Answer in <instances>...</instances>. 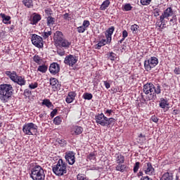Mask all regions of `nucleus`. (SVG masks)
I'll return each instance as SVG.
<instances>
[{
	"instance_id": "1",
	"label": "nucleus",
	"mask_w": 180,
	"mask_h": 180,
	"mask_svg": "<svg viewBox=\"0 0 180 180\" xmlns=\"http://www.w3.org/2000/svg\"><path fill=\"white\" fill-rule=\"evenodd\" d=\"M143 92L146 95L145 101H155L157 95L161 94V86L160 84L154 85L153 83H146L143 88Z\"/></svg>"
},
{
	"instance_id": "2",
	"label": "nucleus",
	"mask_w": 180,
	"mask_h": 180,
	"mask_svg": "<svg viewBox=\"0 0 180 180\" xmlns=\"http://www.w3.org/2000/svg\"><path fill=\"white\" fill-rule=\"evenodd\" d=\"M13 95V87L11 84H0V101L3 103L9 102Z\"/></svg>"
},
{
	"instance_id": "3",
	"label": "nucleus",
	"mask_w": 180,
	"mask_h": 180,
	"mask_svg": "<svg viewBox=\"0 0 180 180\" xmlns=\"http://www.w3.org/2000/svg\"><path fill=\"white\" fill-rule=\"evenodd\" d=\"M52 170L55 175L63 176L67 174V163L63 159H59L57 164L53 166Z\"/></svg>"
},
{
	"instance_id": "4",
	"label": "nucleus",
	"mask_w": 180,
	"mask_h": 180,
	"mask_svg": "<svg viewBox=\"0 0 180 180\" xmlns=\"http://www.w3.org/2000/svg\"><path fill=\"white\" fill-rule=\"evenodd\" d=\"M30 176L33 180H44L46 179V174L44 169L39 165H36L31 169Z\"/></svg>"
},
{
	"instance_id": "5",
	"label": "nucleus",
	"mask_w": 180,
	"mask_h": 180,
	"mask_svg": "<svg viewBox=\"0 0 180 180\" xmlns=\"http://www.w3.org/2000/svg\"><path fill=\"white\" fill-rule=\"evenodd\" d=\"M6 75H7V77H9L10 79L13 81V82L18 84V85H20V86L26 85V80L25 79V77L18 75L15 71H6Z\"/></svg>"
},
{
	"instance_id": "6",
	"label": "nucleus",
	"mask_w": 180,
	"mask_h": 180,
	"mask_svg": "<svg viewBox=\"0 0 180 180\" xmlns=\"http://www.w3.org/2000/svg\"><path fill=\"white\" fill-rule=\"evenodd\" d=\"M38 127L33 122L25 124L22 127V131L27 136H34L37 133Z\"/></svg>"
},
{
	"instance_id": "7",
	"label": "nucleus",
	"mask_w": 180,
	"mask_h": 180,
	"mask_svg": "<svg viewBox=\"0 0 180 180\" xmlns=\"http://www.w3.org/2000/svg\"><path fill=\"white\" fill-rule=\"evenodd\" d=\"M156 65H158V58L155 56H152L144 61V68L146 71H151V69L156 67Z\"/></svg>"
},
{
	"instance_id": "8",
	"label": "nucleus",
	"mask_w": 180,
	"mask_h": 180,
	"mask_svg": "<svg viewBox=\"0 0 180 180\" xmlns=\"http://www.w3.org/2000/svg\"><path fill=\"white\" fill-rule=\"evenodd\" d=\"M174 15V10L172 8L168 7L166 10L164 11L162 14L160 16V21L162 25H165L167 20L165 19H169L168 18H171V16Z\"/></svg>"
},
{
	"instance_id": "9",
	"label": "nucleus",
	"mask_w": 180,
	"mask_h": 180,
	"mask_svg": "<svg viewBox=\"0 0 180 180\" xmlns=\"http://www.w3.org/2000/svg\"><path fill=\"white\" fill-rule=\"evenodd\" d=\"M31 41L35 47L38 49H43V38L36 34L32 35Z\"/></svg>"
},
{
	"instance_id": "10",
	"label": "nucleus",
	"mask_w": 180,
	"mask_h": 180,
	"mask_svg": "<svg viewBox=\"0 0 180 180\" xmlns=\"http://www.w3.org/2000/svg\"><path fill=\"white\" fill-rule=\"evenodd\" d=\"M77 61L78 58L74 55H68L64 60L65 64L66 65H69V67H74V65L77 64Z\"/></svg>"
},
{
	"instance_id": "11",
	"label": "nucleus",
	"mask_w": 180,
	"mask_h": 180,
	"mask_svg": "<svg viewBox=\"0 0 180 180\" xmlns=\"http://www.w3.org/2000/svg\"><path fill=\"white\" fill-rule=\"evenodd\" d=\"M96 122L97 124H101L103 127H106L108 117L103 113L98 114L95 116Z\"/></svg>"
},
{
	"instance_id": "12",
	"label": "nucleus",
	"mask_w": 180,
	"mask_h": 180,
	"mask_svg": "<svg viewBox=\"0 0 180 180\" xmlns=\"http://www.w3.org/2000/svg\"><path fill=\"white\" fill-rule=\"evenodd\" d=\"M143 169L146 175H155V169L153 167L151 162L145 163Z\"/></svg>"
},
{
	"instance_id": "13",
	"label": "nucleus",
	"mask_w": 180,
	"mask_h": 180,
	"mask_svg": "<svg viewBox=\"0 0 180 180\" xmlns=\"http://www.w3.org/2000/svg\"><path fill=\"white\" fill-rule=\"evenodd\" d=\"M65 158L68 161L69 165L75 164V153L69 151L65 153Z\"/></svg>"
},
{
	"instance_id": "14",
	"label": "nucleus",
	"mask_w": 180,
	"mask_h": 180,
	"mask_svg": "<svg viewBox=\"0 0 180 180\" xmlns=\"http://www.w3.org/2000/svg\"><path fill=\"white\" fill-rule=\"evenodd\" d=\"M56 47H63L64 49L70 48L71 46V42L68 41L65 37L60 39L58 42L55 43Z\"/></svg>"
},
{
	"instance_id": "15",
	"label": "nucleus",
	"mask_w": 180,
	"mask_h": 180,
	"mask_svg": "<svg viewBox=\"0 0 180 180\" xmlns=\"http://www.w3.org/2000/svg\"><path fill=\"white\" fill-rule=\"evenodd\" d=\"M49 72L52 74V75H56L60 72V65L57 63H53L49 66Z\"/></svg>"
},
{
	"instance_id": "16",
	"label": "nucleus",
	"mask_w": 180,
	"mask_h": 180,
	"mask_svg": "<svg viewBox=\"0 0 180 180\" xmlns=\"http://www.w3.org/2000/svg\"><path fill=\"white\" fill-rule=\"evenodd\" d=\"M82 131H84V129L82 127L77 125L72 126L70 130V133L72 136H78L82 134Z\"/></svg>"
},
{
	"instance_id": "17",
	"label": "nucleus",
	"mask_w": 180,
	"mask_h": 180,
	"mask_svg": "<svg viewBox=\"0 0 180 180\" xmlns=\"http://www.w3.org/2000/svg\"><path fill=\"white\" fill-rule=\"evenodd\" d=\"M75 96H77V93H75V91H70L68 93V96L65 98V101L67 103H72L75 99Z\"/></svg>"
},
{
	"instance_id": "18",
	"label": "nucleus",
	"mask_w": 180,
	"mask_h": 180,
	"mask_svg": "<svg viewBox=\"0 0 180 180\" xmlns=\"http://www.w3.org/2000/svg\"><path fill=\"white\" fill-rule=\"evenodd\" d=\"M115 32V27L113 26H111L110 28H108L105 32V37L108 39V41H112V34H113V32Z\"/></svg>"
},
{
	"instance_id": "19",
	"label": "nucleus",
	"mask_w": 180,
	"mask_h": 180,
	"mask_svg": "<svg viewBox=\"0 0 180 180\" xmlns=\"http://www.w3.org/2000/svg\"><path fill=\"white\" fill-rule=\"evenodd\" d=\"M62 39H64V34H63V32H61L60 31H56L54 33L53 36V40L55 41V44L58 41H60V40H61Z\"/></svg>"
},
{
	"instance_id": "20",
	"label": "nucleus",
	"mask_w": 180,
	"mask_h": 180,
	"mask_svg": "<svg viewBox=\"0 0 180 180\" xmlns=\"http://www.w3.org/2000/svg\"><path fill=\"white\" fill-rule=\"evenodd\" d=\"M50 85L53 86V88H56V89H60V87L61 86L60 84H58V80L56 78H51L49 79Z\"/></svg>"
},
{
	"instance_id": "21",
	"label": "nucleus",
	"mask_w": 180,
	"mask_h": 180,
	"mask_svg": "<svg viewBox=\"0 0 180 180\" xmlns=\"http://www.w3.org/2000/svg\"><path fill=\"white\" fill-rule=\"evenodd\" d=\"M160 180H174V174L171 172H166L162 174Z\"/></svg>"
},
{
	"instance_id": "22",
	"label": "nucleus",
	"mask_w": 180,
	"mask_h": 180,
	"mask_svg": "<svg viewBox=\"0 0 180 180\" xmlns=\"http://www.w3.org/2000/svg\"><path fill=\"white\" fill-rule=\"evenodd\" d=\"M111 41H108V39H101L98 43L96 44L98 50H100L101 47H103V46H106V44H110Z\"/></svg>"
},
{
	"instance_id": "23",
	"label": "nucleus",
	"mask_w": 180,
	"mask_h": 180,
	"mask_svg": "<svg viewBox=\"0 0 180 180\" xmlns=\"http://www.w3.org/2000/svg\"><path fill=\"white\" fill-rule=\"evenodd\" d=\"M40 20H41V15H40L39 14H35L32 17L31 23H32V25H37V23H39V22H40Z\"/></svg>"
},
{
	"instance_id": "24",
	"label": "nucleus",
	"mask_w": 180,
	"mask_h": 180,
	"mask_svg": "<svg viewBox=\"0 0 180 180\" xmlns=\"http://www.w3.org/2000/svg\"><path fill=\"white\" fill-rule=\"evenodd\" d=\"M160 108L162 109H165L167 106H169V103H168V101L164 98H161L160 101V104H159Z\"/></svg>"
},
{
	"instance_id": "25",
	"label": "nucleus",
	"mask_w": 180,
	"mask_h": 180,
	"mask_svg": "<svg viewBox=\"0 0 180 180\" xmlns=\"http://www.w3.org/2000/svg\"><path fill=\"white\" fill-rule=\"evenodd\" d=\"M116 171H120V172H124L127 169V165H123V163H118L115 167Z\"/></svg>"
},
{
	"instance_id": "26",
	"label": "nucleus",
	"mask_w": 180,
	"mask_h": 180,
	"mask_svg": "<svg viewBox=\"0 0 180 180\" xmlns=\"http://www.w3.org/2000/svg\"><path fill=\"white\" fill-rule=\"evenodd\" d=\"M115 162L117 164H124V156L120 154L115 155Z\"/></svg>"
},
{
	"instance_id": "27",
	"label": "nucleus",
	"mask_w": 180,
	"mask_h": 180,
	"mask_svg": "<svg viewBox=\"0 0 180 180\" xmlns=\"http://www.w3.org/2000/svg\"><path fill=\"white\" fill-rule=\"evenodd\" d=\"M52 32H51V28H49V30L46 29L44 30V32H42L41 36L43 37V39H44V40H46V39H49V37H50V36H51L52 34Z\"/></svg>"
},
{
	"instance_id": "28",
	"label": "nucleus",
	"mask_w": 180,
	"mask_h": 180,
	"mask_svg": "<svg viewBox=\"0 0 180 180\" xmlns=\"http://www.w3.org/2000/svg\"><path fill=\"white\" fill-rule=\"evenodd\" d=\"M54 23H56V18H53L51 15H49L46 18L47 26H49V27H51V26H53Z\"/></svg>"
},
{
	"instance_id": "29",
	"label": "nucleus",
	"mask_w": 180,
	"mask_h": 180,
	"mask_svg": "<svg viewBox=\"0 0 180 180\" xmlns=\"http://www.w3.org/2000/svg\"><path fill=\"white\" fill-rule=\"evenodd\" d=\"M110 5V1H109V0H105V1L103 2V4L100 7L101 11H106V8H108Z\"/></svg>"
},
{
	"instance_id": "30",
	"label": "nucleus",
	"mask_w": 180,
	"mask_h": 180,
	"mask_svg": "<svg viewBox=\"0 0 180 180\" xmlns=\"http://www.w3.org/2000/svg\"><path fill=\"white\" fill-rule=\"evenodd\" d=\"M1 18L3 19L2 22L3 23H8L9 20H11V16L5 15V13H1L0 14Z\"/></svg>"
},
{
	"instance_id": "31",
	"label": "nucleus",
	"mask_w": 180,
	"mask_h": 180,
	"mask_svg": "<svg viewBox=\"0 0 180 180\" xmlns=\"http://www.w3.org/2000/svg\"><path fill=\"white\" fill-rule=\"evenodd\" d=\"M47 70L48 67L46 65H39L37 68V71H39V72H42V74L47 72Z\"/></svg>"
},
{
	"instance_id": "32",
	"label": "nucleus",
	"mask_w": 180,
	"mask_h": 180,
	"mask_svg": "<svg viewBox=\"0 0 180 180\" xmlns=\"http://www.w3.org/2000/svg\"><path fill=\"white\" fill-rule=\"evenodd\" d=\"M33 1L34 0H22V4L27 8H32L33 6Z\"/></svg>"
},
{
	"instance_id": "33",
	"label": "nucleus",
	"mask_w": 180,
	"mask_h": 180,
	"mask_svg": "<svg viewBox=\"0 0 180 180\" xmlns=\"http://www.w3.org/2000/svg\"><path fill=\"white\" fill-rule=\"evenodd\" d=\"M33 60L34 61V63L38 64V65H40V64H41V61H43V59L38 55H35L33 57Z\"/></svg>"
},
{
	"instance_id": "34",
	"label": "nucleus",
	"mask_w": 180,
	"mask_h": 180,
	"mask_svg": "<svg viewBox=\"0 0 180 180\" xmlns=\"http://www.w3.org/2000/svg\"><path fill=\"white\" fill-rule=\"evenodd\" d=\"M42 105H45V106H46V108H53V103L51 102H50L49 99H44L42 101Z\"/></svg>"
},
{
	"instance_id": "35",
	"label": "nucleus",
	"mask_w": 180,
	"mask_h": 180,
	"mask_svg": "<svg viewBox=\"0 0 180 180\" xmlns=\"http://www.w3.org/2000/svg\"><path fill=\"white\" fill-rule=\"evenodd\" d=\"M116 122V120L113 117H110V118H107V124H106V127H109V126H110L111 124H115V122Z\"/></svg>"
},
{
	"instance_id": "36",
	"label": "nucleus",
	"mask_w": 180,
	"mask_h": 180,
	"mask_svg": "<svg viewBox=\"0 0 180 180\" xmlns=\"http://www.w3.org/2000/svg\"><path fill=\"white\" fill-rule=\"evenodd\" d=\"M139 28H140V27H139V25H137L136 24L131 26V30L134 34H137V32H139Z\"/></svg>"
},
{
	"instance_id": "37",
	"label": "nucleus",
	"mask_w": 180,
	"mask_h": 180,
	"mask_svg": "<svg viewBox=\"0 0 180 180\" xmlns=\"http://www.w3.org/2000/svg\"><path fill=\"white\" fill-rule=\"evenodd\" d=\"M131 9H133V6H131L130 4H126L123 8V11L125 12H129V11H131Z\"/></svg>"
},
{
	"instance_id": "38",
	"label": "nucleus",
	"mask_w": 180,
	"mask_h": 180,
	"mask_svg": "<svg viewBox=\"0 0 180 180\" xmlns=\"http://www.w3.org/2000/svg\"><path fill=\"white\" fill-rule=\"evenodd\" d=\"M93 96H92V94H89V93H85L83 94V98L86 101H91Z\"/></svg>"
},
{
	"instance_id": "39",
	"label": "nucleus",
	"mask_w": 180,
	"mask_h": 180,
	"mask_svg": "<svg viewBox=\"0 0 180 180\" xmlns=\"http://www.w3.org/2000/svg\"><path fill=\"white\" fill-rule=\"evenodd\" d=\"M61 122H62V120H61V117L60 116H57L53 120L54 124H56L57 126H58L59 124H61Z\"/></svg>"
},
{
	"instance_id": "40",
	"label": "nucleus",
	"mask_w": 180,
	"mask_h": 180,
	"mask_svg": "<svg viewBox=\"0 0 180 180\" xmlns=\"http://www.w3.org/2000/svg\"><path fill=\"white\" fill-rule=\"evenodd\" d=\"M57 53L59 56H63L65 54V51H64V49L58 48V46Z\"/></svg>"
},
{
	"instance_id": "41",
	"label": "nucleus",
	"mask_w": 180,
	"mask_h": 180,
	"mask_svg": "<svg viewBox=\"0 0 180 180\" xmlns=\"http://www.w3.org/2000/svg\"><path fill=\"white\" fill-rule=\"evenodd\" d=\"M88 160L90 161H95L96 157L95 156V153H91L88 156H87Z\"/></svg>"
},
{
	"instance_id": "42",
	"label": "nucleus",
	"mask_w": 180,
	"mask_h": 180,
	"mask_svg": "<svg viewBox=\"0 0 180 180\" xmlns=\"http://www.w3.org/2000/svg\"><path fill=\"white\" fill-rule=\"evenodd\" d=\"M140 168V162H136L134 166V172L136 174V172H139V169Z\"/></svg>"
},
{
	"instance_id": "43",
	"label": "nucleus",
	"mask_w": 180,
	"mask_h": 180,
	"mask_svg": "<svg viewBox=\"0 0 180 180\" xmlns=\"http://www.w3.org/2000/svg\"><path fill=\"white\" fill-rule=\"evenodd\" d=\"M37 86H39V84L37 82L31 83L29 85L30 89H36V88H37Z\"/></svg>"
},
{
	"instance_id": "44",
	"label": "nucleus",
	"mask_w": 180,
	"mask_h": 180,
	"mask_svg": "<svg viewBox=\"0 0 180 180\" xmlns=\"http://www.w3.org/2000/svg\"><path fill=\"white\" fill-rule=\"evenodd\" d=\"M77 30L78 33H84L86 29L82 25V26L77 27Z\"/></svg>"
},
{
	"instance_id": "45",
	"label": "nucleus",
	"mask_w": 180,
	"mask_h": 180,
	"mask_svg": "<svg viewBox=\"0 0 180 180\" xmlns=\"http://www.w3.org/2000/svg\"><path fill=\"white\" fill-rule=\"evenodd\" d=\"M109 60H111V61H114L115 58H116V53L111 52L108 55Z\"/></svg>"
},
{
	"instance_id": "46",
	"label": "nucleus",
	"mask_w": 180,
	"mask_h": 180,
	"mask_svg": "<svg viewBox=\"0 0 180 180\" xmlns=\"http://www.w3.org/2000/svg\"><path fill=\"white\" fill-rule=\"evenodd\" d=\"M90 25H91V22H89V20H84L83 24H82V26L83 27L86 28V30L87 27H89Z\"/></svg>"
},
{
	"instance_id": "47",
	"label": "nucleus",
	"mask_w": 180,
	"mask_h": 180,
	"mask_svg": "<svg viewBox=\"0 0 180 180\" xmlns=\"http://www.w3.org/2000/svg\"><path fill=\"white\" fill-rule=\"evenodd\" d=\"M152 0H141V5L146 6V5H150Z\"/></svg>"
},
{
	"instance_id": "48",
	"label": "nucleus",
	"mask_w": 180,
	"mask_h": 180,
	"mask_svg": "<svg viewBox=\"0 0 180 180\" xmlns=\"http://www.w3.org/2000/svg\"><path fill=\"white\" fill-rule=\"evenodd\" d=\"M45 13L48 16H51V15H53V11H51V8H46L45 10Z\"/></svg>"
},
{
	"instance_id": "49",
	"label": "nucleus",
	"mask_w": 180,
	"mask_h": 180,
	"mask_svg": "<svg viewBox=\"0 0 180 180\" xmlns=\"http://www.w3.org/2000/svg\"><path fill=\"white\" fill-rule=\"evenodd\" d=\"M77 179L78 180H85V175H84L82 174H79L77 175Z\"/></svg>"
},
{
	"instance_id": "50",
	"label": "nucleus",
	"mask_w": 180,
	"mask_h": 180,
	"mask_svg": "<svg viewBox=\"0 0 180 180\" xmlns=\"http://www.w3.org/2000/svg\"><path fill=\"white\" fill-rule=\"evenodd\" d=\"M154 16L157 18V16H160V9L155 8L153 11Z\"/></svg>"
},
{
	"instance_id": "51",
	"label": "nucleus",
	"mask_w": 180,
	"mask_h": 180,
	"mask_svg": "<svg viewBox=\"0 0 180 180\" xmlns=\"http://www.w3.org/2000/svg\"><path fill=\"white\" fill-rule=\"evenodd\" d=\"M174 74H176V75H180V68H175V69L174 70Z\"/></svg>"
},
{
	"instance_id": "52",
	"label": "nucleus",
	"mask_w": 180,
	"mask_h": 180,
	"mask_svg": "<svg viewBox=\"0 0 180 180\" xmlns=\"http://www.w3.org/2000/svg\"><path fill=\"white\" fill-rule=\"evenodd\" d=\"M128 36H129V33L127 32V31L124 30V31L122 32V37H123L124 39H126V37H127Z\"/></svg>"
},
{
	"instance_id": "53",
	"label": "nucleus",
	"mask_w": 180,
	"mask_h": 180,
	"mask_svg": "<svg viewBox=\"0 0 180 180\" xmlns=\"http://www.w3.org/2000/svg\"><path fill=\"white\" fill-rule=\"evenodd\" d=\"M113 110H107L105 112V115H107V116H110V115H112Z\"/></svg>"
},
{
	"instance_id": "54",
	"label": "nucleus",
	"mask_w": 180,
	"mask_h": 180,
	"mask_svg": "<svg viewBox=\"0 0 180 180\" xmlns=\"http://www.w3.org/2000/svg\"><path fill=\"white\" fill-rule=\"evenodd\" d=\"M57 115V110L54 109L53 111L51 112V117H54V116Z\"/></svg>"
},
{
	"instance_id": "55",
	"label": "nucleus",
	"mask_w": 180,
	"mask_h": 180,
	"mask_svg": "<svg viewBox=\"0 0 180 180\" xmlns=\"http://www.w3.org/2000/svg\"><path fill=\"white\" fill-rule=\"evenodd\" d=\"M175 22H176V20L175 19V17H172V18L170 19V25H175Z\"/></svg>"
},
{
	"instance_id": "56",
	"label": "nucleus",
	"mask_w": 180,
	"mask_h": 180,
	"mask_svg": "<svg viewBox=\"0 0 180 180\" xmlns=\"http://www.w3.org/2000/svg\"><path fill=\"white\" fill-rule=\"evenodd\" d=\"M104 85L107 89H109V88H110V84L107 81H104Z\"/></svg>"
},
{
	"instance_id": "57",
	"label": "nucleus",
	"mask_w": 180,
	"mask_h": 180,
	"mask_svg": "<svg viewBox=\"0 0 180 180\" xmlns=\"http://www.w3.org/2000/svg\"><path fill=\"white\" fill-rule=\"evenodd\" d=\"M151 120H152V122H154L155 123H158V119L155 116L152 117H151Z\"/></svg>"
},
{
	"instance_id": "58",
	"label": "nucleus",
	"mask_w": 180,
	"mask_h": 180,
	"mask_svg": "<svg viewBox=\"0 0 180 180\" xmlns=\"http://www.w3.org/2000/svg\"><path fill=\"white\" fill-rule=\"evenodd\" d=\"M59 144H63L62 146H64L65 144H67V142L65 141V140L62 139L59 141Z\"/></svg>"
},
{
	"instance_id": "59",
	"label": "nucleus",
	"mask_w": 180,
	"mask_h": 180,
	"mask_svg": "<svg viewBox=\"0 0 180 180\" xmlns=\"http://www.w3.org/2000/svg\"><path fill=\"white\" fill-rule=\"evenodd\" d=\"M63 17H64V19H70V14L66 13L63 15Z\"/></svg>"
},
{
	"instance_id": "60",
	"label": "nucleus",
	"mask_w": 180,
	"mask_h": 180,
	"mask_svg": "<svg viewBox=\"0 0 180 180\" xmlns=\"http://www.w3.org/2000/svg\"><path fill=\"white\" fill-rule=\"evenodd\" d=\"M24 94H27V95H29V90H25Z\"/></svg>"
},
{
	"instance_id": "61",
	"label": "nucleus",
	"mask_w": 180,
	"mask_h": 180,
	"mask_svg": "<svg viewBox=\"0 0 180 180\" xmlns=\"http://www.w3.org/2000/svg\"><path fill=\"white\" fill-rule=\"evenodd\" d=\"M124 39H126V38H123V37H122V39L120 41V43L123 42V41H124Z\"/></svg>"
},
{
	"instance_id": "62",
	"label": "nucleus",
	"mask_w": 180,
	"mask_h": 180,
	"mask_svg": "<svg viewBox=\"0 0 180 180\" xmlns=\"http://www.w3.org/2000/svg\"><path fill=\"white\" fill-rule=\"evenodd\" d=\"M165 86H167V84H163V88H165Z\"/></svg>"
},
{
	"instance_id": "63",
	"label": "nucleus",
	"mask_w": 180,
	"mask_h": 180,
	"mask_svg": "<svg viewBox=\"0 0 180 180\" xmlns=\"http://www.w3.org/2000/svg\"><path fill=\"white\" fill-rule=\"evenodd\" d=\"M139 137H143V134H141L140 136H139Z\"/></svg>"
},
{
	"instance_id": "64",
	"label": "nucleus",
	"mask_w": 180,
	"mask_h": 180,
	"mask_svg": "<svg viewBox=\"0 0 180 180\" xmlns=\"http://www.w3.org/2000/svg\"><path fill=\"white\" fill-rule=\"evenodd\" d=\"M174 112L176 114V110H174Z\"/></svg>"
}]
</instances>
